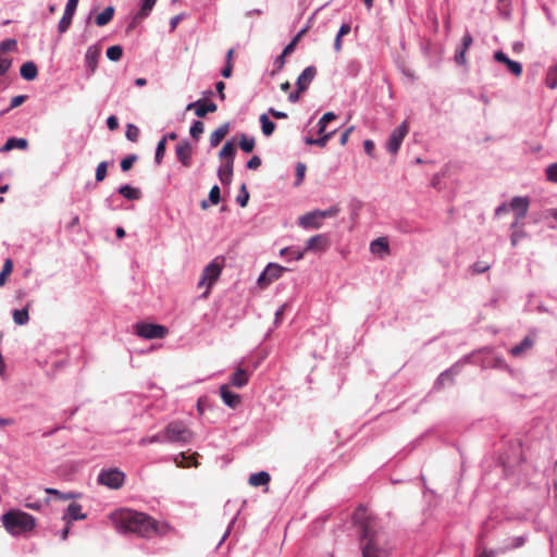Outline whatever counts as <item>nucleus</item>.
<instances>
[{
  "mask_svg": "<svg viewBox=\"0 0 557 557\" xmlns=\"http://www.w3.org/2000/svg\"><path fill=\"white\" fill-rule=\"evenodd\" d=\"M109 519L119 533H131L139 537L164 536L173 530L168 522L158 521L145 512L127 508L111 512Z\"/></svg>",
  "mask_w": 557,
  "mask_h": 557,
  "instance_id": "obj_1",
  "label": "nucleus"
},
{
  "mask_svg": "<svg viewBox=\"0 0 557 557\" xmlns=\"http://www.w3.org/2000/svg\"><path fill=\"white\" fill-rule=\"evenodd\" d=\"M354 522L361 529L362 557H387L389 548L376 518L368 515L366 509L360 506L354 513Z\"/></svg>",
  "mask_w": 557,
  "mask_h": 557,
  "instance_id": "obj_2",
  "label": "nucleus"
},
{
  "mask_svg": "<svg viewBox=\"0 0 557 557\" xmlns=\"http://www.w3.org/2000/svg\"><path fill=\"white\" fill-rule=\"evenodd\" d=\"M5 529L12 534L30 531L35 528L33 516L23 511H9L2 516Z\"/></svg>",
  "mask_w": 557,
  "mask_h": 557,
  "instance_id": "obj_3",
  "label": "nucleus"
},
{
  "mask_svg": "<svg viewBox=\"0 0 557 557\" xmlns=\"http://www.w3.org/2000/svg\"><path fill=\"white\" fill-rule=\"evenodd\" d=\"M195 433L182 420L171 421L163 429V438L166 443L188 444L193 441Z\"/></svg>",
  "mask_w": 557,
  "mask_h": 557,
  "instance_id": "obj_4",
  "label": "nucleus"
},
{
  "mask_svg": "<svg viewBox=\"0 0 557 557\" xmlns=\"http://www.w3.org/2000/svg\"><path fill=\"white\" fill-rule=\"evenodd\" d=\"M341 212L338 205H334L326 210H313L298 219V225L302 228L318 230L322 226V221L327 218H335Z\"/></svg>",
  "mask_w": 557,
  "mask_h": 557,
  "instance_id": "obj_5",
  "label": "nucleus"
},
{
  "mask_svg": "<svg viewBox=\"0 0 557 557\" xmlns=\"http://www.w3.org/2000/svg\"><path fill=\"white\" fill-rule=\"evenodd\" d=\"M222 268V263L219 262L216 258L203 269L201 278L198 283V287L206 286V290L201 295L202 298H208L211 287L221 275Z\"/></svg>",
  "mask_w": 557,
  "mask_h": 557,
  "instance_id": "obj_6",
  "label": "nucleus"
},
{
  "mask_svg": "<svg viewBox=\"0 0 557 557\" xmlns=\"http://www.w3.org/2000/svg\"><path fill=\"white\" fill-rule=\"evenodd\" d=\"M168 333V329L160 324L139 323L136 325V334L147 339L163 338Z\"/></svg>",
  "mask_w": 557,
  "mask_h": 557,
  "instance_id": "obj_7",
  "label": "nucleus"
},
{
  "mask_svg": "<svg viewBox=\"0 0 557 557\" xmlns=\"http://www.w3.org/2000/svg\"><path fill=\"white\" fill-rule=\"evenodd\" d=\"M408 131L409 126L408 123L405 121L392 132L386 144V148L391 153L396 154L398 152L404 138L408 134Z\"/></svg>",
  "mask_w": 557,
  "mask_h": 557,
  "instance_id": "obj_8",
  "label": "nucleus"
},
{
  "mask_svg": "<svg viewBox=\"0 0 557 557\" xmlns=\"http://www.w3.org/2000/svg\"><path fill=\"white\" fill-rule=\"evenodd\" d=\"M124 473L117 469L102 471L98 476V482L110 488H120L124 482Z\"/></svg>",
  "mask_w": 557,
  "mask_h": 557,
  "instance_id": "obj_9",
  "label": "nucleus"
},
{
  "mask_svg": "<svg viewBox=\"0 0 557 557\" xmlns=\"http://www.w3.org/2000/svg\"><path fill=\"white\" fill-rule=\"evenodd\" d=\"M530 201L528 197H513L510 201V208L515 211L516 219L511 224V228H516L519 222L527 216Z\"/></svg>",
  "mask_w": 557,
  "mask_h": 557,
  "instance_id": "obj_10",
  "label": "nucleus"
},
{
  "mask_svg": "<svg viewBox=\"0 0 557 557\" xmlns=\"http://www.w3.org/2000/svg\"><path fill=\"white\" fill-rule=\"evenodd\" d=\"M287 269L276 263H270L258 278L259 285L262 287L271 284L280 278Z\"/></svg>",
  "mask_w": 557,
  "mask_h": 557,
  "instance_id": "obj_11",
  "label": "nucleus"
},
{
  "mask_svg": "<svg viewBox=\"0 0 557 557\" xmlns=\"http://www.w3.org/2000/svg\"><path fill=\"white\" fill-rule=\"evenodd\" d=\"M175 152L177 159L185 168H189L191 165L193 147L187 140L178 143Z\"/></svg>",
  "mask_w": 557,
  "mask_h": 557,
  "instance_id": "obj_12",
  "label": "nucleus"
},
{
  "mask_svg": "<svg viewBox=\"0 0 557 557\" xmlns=\"http://www.w3.org/2000/svg\"><path fill=\"white\" fill-rule=\"evenodd\" d=\"M494 59L497 62L504 63L508 71L515 76H520L522 74V65L517 61L510 60L503 51H496Z\"/></svg>",
  "mask_w": 557,
  "mask_h": 557,
  "instance_id": "obj_13",
  "label": "nucleus"
},
{
  "mask_svg": "<svg viewBox=\"0 0 557 557\" xmlns=\"http://www.w3.org/2000/svg\"><path fill=\"white\" fill-rule=\"evenodd\" d=\"M330 246L329 237L325 234H318L310 237L306 245L307 251L325 250Z\"/></svg>",
  "mask_w": 557,
  "mask_h": 557,
  "instance_id": "obj_14",
  "label": "nucleus"
},
{
  "mask_svg": "<svg viewBox=\"0 0 557 557\" xmlns=\"http://www.w3.org/2000/svg\"><path fill=\"white\" fill-rule=\"evenodd\" d=\"M317 75V69L314 66L306 67L297 78V88L299 91H305Z\"/></svg>",
  "mask_w": 557,
  "mask_h": 557,
  "instance_id": "obj_15",
  "label": "nucleus"
},
{
  "mask_svg": "<svg viewBox=\"0 0 557 557\" xmlns=\"http://www.w3.org/2000/svg\"><path fill=\"white\" fill-rule=\"evenodd\" d=\"M100 55H101L100 47H98L96 45L88 47L86 54H85V63H86V66L89 69L90 73L96 72Z\"/></svg>",
  "mask_w": 557,
  "mask_h": 557,
  "instance_id": "obj_16",
  "label": "nucleus"
},
{
  "mask_svg": "<svg viewBox=\"0 0 557 557\" xmlns=\"http://www.w3.org/2000/svg\"><path fill=\"white\" fill-rule=\"evenodd\" d=\"M191 108H195V113L198 117H203L207 115V113L215 112L218 107L213 102H206L202 100H198L194 103L188 104L187 110H190Z\"/></svg>",
  "mask_w": 557,
  "mask_h": 557,
  "instance_id": "obj_17",
  "label": "nucleus"
},
{
  "mask_svg": "<svg viewBox=\"0 0 557 557\" xmlns=\"http://www.w3.org/2000/svg\"><path fill=\"white\" fill-rule=\"evenodd\" d=\"M220 395H221L223 403L231 408L238 407L242 401L240 396L238 394L230 391L227 385H222L220 387Z\"/></svg>",
  "mask_w": 557,
  "mask_h": 557,
  "instance_id": "obj_18",
  "label": "nucleus"
},
{
  "mask_svg": "<svg viewBox=\"0 0 557 557\" xmlns=\"http://www.w3.org/2000/svg\"><path fill=\"white\" fill-rule=\"evenodd\" d=\"M157 0H143V4L140 10L137 12V14L134 16L132 23L129 24V29L134 28L138 21L147 17L151 10L153 9Z\"/></svg>",
  "mask_w": 557,
  "mask_h": 557,
  "instance_id": "obj_19",
  "label": "nucleus"
},
{
  "mask_svg": "<svg viewBox=\"0 0 557 557\" xmlns=\"http://www.w3.org/2000/svg\"><path fill=\"white\" fill-rule=\"evenodd\" d=\"M234 162L226 160L218 170V176L222 184L230 185L233 176Z\"/></svg>",
  "mask_w": 557,
  "mask_h": 557,
  "instance_id": "obj_20",
  "label": "nucleus"
},
{
  "mask_svg": "<svg viewBox=\"0 0 557 557\" xmlns=\"http://www.w3.org/2000/svg\"><path fill=\"white\" fill-rule=\"evenodd\" d=\"M86 518V515L85 513H82V506L79 504H76V503H72L69 505L67 509H66V512L63 517V519L67 522V523H71L73 521H76V520H83Z\"/></svg>",
  "mask_w": 557,
  "mask_h": 557,
  "instance_id": "obj_21",
  "label": "nucleus"
},
{
  "mask_svg": "<svg viewBox=\"0 0 557 557\" xmlns=\"http://www.w3.org/2000/svg\"><path fill=\"white\" fill-rule=\"evenodd\" d=\"M370 250L374 255H379L381 257L386 256L389 253V246L388 242L385 237H379L374 239L370 244Z\"/></svg>",
  "mask_w": 557,
  "mask_h": 557,
  "instance_id": "obj_22",
  "label": "nucleus"
},
{
  "mask_svg": "<svg viewBox=\"0 0 557 557\" xmlns=\"http://www.w3.org/2000/svg\"><path fill=\"white\" fill-rule=\"evenodd\" d=\"M228 132H230L228 123H224L221 126H219L210 135V138H209L210 145L212 147H218L221 144V141L225 138V136L228 134Z\"/></svg>",
  "mask_w": 557,
  "mask_h": 557,
  "instance_id": "obj_23",
  "label": "nucleus"
},
{
  "mask_svg": "<svg viewBox=\"0 0 557 557\" xmlns=\"http://www.w3.org/2000/svg\"><path fill=\"white\" fill-rule=\"evenodd\" d=\"M249 381V375L246 370L238 368L231 376L230 383L234 387H243Z\"/></svg>",
  "mask_w": 557,
  "mask_h": 557,
  "instance_id": "obj_24",
  "label": "nucleus"
},
{
  "mask_svg": "<svg viewBox=\"0 0 557 557\" xmlns=\"http://www.w3.org/2000/svg\"><path fill=\"white\" fill-rule=\"evenodd\" d=\"M20 74L26 81H34L38 75L37 65L32 61H27L22 64Z\"/></svg>",
  "mask_w": 557,
  "mask_h": 557,
  "instance_id": "obj_25",
  "label": "nucleus"
},
{
  "mask_svg": "<svg viewBox=\"0 0 557 557\" xmlns=\"http://www.w3.org/2000/svg\"><path fill=\"white\" fill-rule=\"evenodd\" d=\"M533 346V339L529 336L524 337L520 344L513 346L511 349H510V354L511 356L513 357H519L520 355H522L524 351L531 349Z\"/></svg>",
  "mask_w": 557,
  "mask_h": 557,
  "instance_id": "obj_26",
  "label": "nucleus"
},
{
  "mask_svg": "<svg viewBox=\"0 0 557 557\" xmlns=\"http://www.w3.org/2000/svg\"><path fill=\"white\" fill-rule=\"evenodd\" d=\"M27 145H28V143H27L26 139L12 137V138H9L7 140V143L0 149V151L1 152H7V151H10V150H12L14 148L25 149L27 147Z\"/></svg>",
  "mask_w": 557,
  "mask_h": 557,
  "instance_id": "obj_27",
  "label": "nucleus"
},
{
  "mask_svg": "<svg viewBox=\"0 0 557 557\" xmlns=\"http://www.w3.org/2000/svg\"><path fill=\"white\" fill-rule=\"evenodd\" d=\"M270 474L265 471H260L258 473H252L248 482L251 486H261L267 485L270 482Z\"/></svg>",
  "mask_w": 557,
  "mask_h": 557,
  "instance_id": "obj_28",
  "label": "nucleus"
},
{
  "mask_svg": "<svg viewBox=\"0 0 557 557\" xmlns=\"http://www.w3.org/2000/svg\"><path fill=\"white\" fill-rule=\"evenodd\" d=\"M74 13H75V11L65 8L63 16L58 24V32L60 34H63L69 29V27L72 24V18L74 16Z\"/></svg>",
  "mask_w": 557,
  "mask_h": 557,
  "instance_id": "obj_29",
  "label": "nucleus"
},
{
  "mask_svg": "<svg viewBox=\"0 0 557 557\" xmlns=\"http://www.w3.org/2000/svg\"><path fill=\"white\" fill-rule=\"evenodd\" d=\"M525 541L527 540L524 535L509 537L503 547V552L520 548L525 544Z\"/></svg>",
  "mask_w": 557,
  "mask_h": 557,
  "instance_id": "obj_30",
  "label": "nucleus"
},
{
  "mask_svg": "<svg viewBox=\"0 0 557 557\" xmlns=\"http://www.w3.org/2000/svg\"><path fill=\"white\" fill-rule=\"evenodd\" d=\"M119 194L128 200H137L140 198V190L129 185H124L119 188Z\"/></svg>",
  "mask_w": 557,
  "mask_h": 557,
  "instance_id": "obj_31",
  "label": "nucleus"
},
{
  "mask_svg": "<svg viewBox=\"0 0 557 557\" xmlns=\"http://www.w3.org/2000/svg\"><path fill=\"white\" fill-rule=\"evenodd\" d=\"M235 153L236 149L234 144L232 141H226L219 152V158L222 160L225 159V161L232 160L234 162Z\"/></svg>",
  "mask_w": 557,
  "mask_h": 557,
  "instance_id": "obj_32",
  "label": "nucleus"
},
{
  "mask_svg": "<svg viewBox=\"0 0 557 557\" xmlns=\"http://www.w3.org/2000/svg\"><path fill=\"white\" fill-rule=\"evenodd\" d=\"M113 14H114V8L108 7L100 14H98L96 16L95 22L98 26H104L112 20Z\"/></svg>",
  "mask_w": 557,
  "mask_h": 557,
  "instance_id": "obj_33",
  "label": "nucleus"
},
{
  "mask_svg": "<svg viewBox=\"0 0 557 557\" xmlns=\"http://www.w3.org/2000/svg\"><path fill=\"white\" fill-rule=\"evenodd\" d=\"M12 315L15 324L25 325L29 320L28 306L21 310H14Z\"/></svg>",
  "mask_w": 557,
  "mask_h": 557,
  "instance_id": "obj_34",
  "label": "nucleus"
},
{
  "mask_svg": "<svg viewBox=\"0 0 557 557\" xmlns=\"http://www.w3.org/2000/svg\"><path fill=\"white\" fill-rule=\"evenodd\" d=\"M260 123H261L262 133L265 136H271L275 129V124L268 117L267 114H261Z\"/></svg>",
  "mask_w": 557,
  "mask_h": 557,
  "instance_id": "obj_35",
  "label": "nucleus"
},
{
  "mask_svg": "<svg viewBox=\"0 0 557 557\" xmlns=\"http://www.w3.org/2000/svg\"><path fill=\"white\" fill-rule=\"evenodd\" d=\"M157 443H166L165 438H163V431L161 433L151 435V436H145L139 441L140 446H147L150 444H157Z\"/></svg>",
  "mask_w": 557,
  "mask_h": 557,
  "instance_id": "obj_36",
  "label": "nucleus"
},
{
  "mask_svg": "<svg viewBox=\"0 0 557 557\" xmlns=\"http://www.w3.org/2000/svg\"><path fill=\"white\" fill-rule=\"evenodd\" d=\"M166 140H168V137H163L157 145V149H156V157H154V160H156V163L158 165H160L162 163V160H163V157L165 154V150H166Z\"/></svg>",
  "mask_w": 557,
  "mask_h": 557,
  "instance_id": "obj_37",
  "label": "nucleus"
},
{
  "mask_svg": "<svg viewBox=\"0 0 557 557\" xmlns=\"http://www.w3.org/2000/svg\"><path fill=\"white\" fill-rule=\"evenodd\" d=\"M123 55V49L121 46L115 45L107 49V57L111 61H119Z\"/></svg>",
  "mask_w": 557,
  "mask_h": 557,
  "instance_id": "obj_38",
  "label": "nucleus"
},
{
  "mask_svg": "<svg viewBox=\"0 0 557 557\" xmlns=\"http://www.w3.org/2000/svg\"><path fill=\"white\" fill-rule=\"evenodd\" d=\"M239 147L243 151L249 153L255 148V139L247 137L245 134H242L239 140Z\"/></svg>",
  "mask_w": 557,
  "mask_h": 557,
  "instance_id": "obj_39",
  "label": "nucleus"
},
{
  "mask_svg": "<svg viewBox=\"0 0 557 557\" xmlns=\"http://www.w3.org/2000/svg\"><path fill=\"white\" fill-rule=\"evenodd\" d=\"M546 85L552 89L557 87V65L548 70L546 75Z\"/></svg>",
  "mask_w": 557,
  "mask_h": 557,
  "instance_id": "obj_40",
  "label": "nucleus"
},
{
  "mask_svg": "<svg viewBox=\"0 0 557 557\" xmlns=\"http://www.w3.org/2000/svg\"><path fill=\"white\" fill-rule=\"evenodd\" d=\"M336 115L333 112H326L319 121V134H323L325 132V127L327 123L334 121Z\"/></svg>",
  "mask_w": 557,
  "mask_h": 557,
  "instance_id": "obj_41",
  "label": "nucleus"
},
{
  "mask_svg": "<svg viewBox=\"0 0 557 557\" xmlns=\"http://www.w3.org/2000/svg\"><path fill=\"white\" fill-rule=\"evenodd\" d=\"M203 131H205L203 123L200 121H195L189 129V133L194 139L198 140L199 137L201 136V134L203 133Z\"/></svg>",
  "mask_w": 557,
  "mask_h": 557,
  "instance_id": "obj_42",
  "label": "nucleus"
},
{
  "mask_svg": "<svg viewBox=\"0 0 557 557\" xmlns=\"http://www.w3.org/2000/svg\"><path fill=\"white\" fill-rule=\"evenodd\" d=\"M125 136L128 140L136 143L139 138V129L133 124H128L126 127Z\"/></svg>",
  "mask_w": 557,
  "mask_h": 557,
  "instance_id": "obj_43",
  "label": "nucleus"
},
{
  "mask_svg": "<svg viewBox=\"0 0 557 557\" xmlns=\"http://www.w3.org/2000/svg\"><path fill=\"white\" fill-rule=\"evenodd\" d=\"M249 200V193L247 190V187L245 184L242 185L240 187V191H239V195L237 196L236 198V201L237 203L240 206V207H246L247 206V202Z\"/></svg>",
  "mask_w": 557,
  "mask_h": 557,
  "instance_id": "obj_44",
  "label": "nucleus"
},
{
  "mask_svg": "<svg viewBox=\"0 0 557 557\" xmlns=\"http://www.w3.org/2000/svg\"><path fill=\"white\" fill-rule=\"evenodd\" d=\"M545 174H546L547 181L557 184V162L549 164L545 169Z\"/></svg>",
  "mask_w": 557,
  "mask_h": 557,
  "instance_id": "obj_45",
  "label": "nucleus"
},
{
  "mask_svg": "<svg viewBox=\"0 0 557 557\" xmlns=\"http://www.w3.org/2000/svg\"><path fill=\"white\" fill-rule=\"evenodd\" d=\"M16 46H17V41L15 39H12V38L5 39L0 42V52L3 53V52L15 50Z\"/></svg>",
  "mask_w": 557,
  "mask_h": 557,
  "instance_id": "obj_46",
  "label": "nucleus"
},
{
  "mask_svg": "<svg viewBox=\"0 0 557 557\" xmlns=\"http://www.w3.org/2000/svg\"><path fill=\"white\" fill-rule=\"evenodd\" d=\"M108 164L106 161L100 162L96 169V181L102 182L107 176Z\"/></svg>",
  "mask_w": 557,
  "mask_h": 557,
  "instance_id": "obj_47",
  "label": "nucleus"
},
{
  "mask_svg": "<svg viewBox=\"0 0 557 557\" xmlns=\"http://www.w3.org/2000/svg\"><path fill=\"white\" fill-rule=\"evenodd\" d=\"M281 255L282 256L289 255L290 258H293L295 260H300L304 258V251L295 250L293 248H283L281 250Z\"/></svg>",
  "mask_w": 557,
  "mask_h": 557,
  "instance_id": "obj_48",
  "label": "nucleus"
},
{
  "mask_svg": "<svg viewBox=\"0 0 557 557\" xmlns=\"http://www.w3.org/2000/svg\"><path fill=\"white\" fill-rule=\"evenodd\" d=\"M136 159H137V157L135 154H131V156L124 158L121 161V169H122V171H124V172L128 171L133 166V164L136 161Z\"/></svg>",
  "mask_w": 557,
  "mask_h": 557,
  "instance_id": "obj_49",
  "label": "nucleus"
},
{
  "mask_svg": "<svg viewBox=\"0 0 557 557\" xmlns=\"http://www.w3.org/2000/svg\"><path fill=\"white\" fill-rule=\"evenodd\" d=\"M306 164L299 162L297 165H296V185H300L304 177H305V173H306Z\"/></svg>",
  "mask_w": 557,
  "mask_h": 557,
  "instance_id": "obj_50",
  "label": "nucleus"
},
{
  "mask_svg": "<svg viewBox=\"0 0 557 557\" xmlns=\"http://www.w3.org/2000/svg\"><path fill=\"white\" fill-rule=\"evenodd\" d=\"M220 195H221V191H220L219 186H218V185H214V186L210 189V193H209V199H210V201H211L213 205L219 203V201H220Z\"/></svg>",
  "mask_w": 557,
  "mask_h": 557,
  "instance_id": "obj_51",
  "label": "nucleus"
},
{
  "mask_svg": "<svg viewBox=\"0 0 557 557\" xmlns=\"http://www.w3.org/2000/svg\"><path fill=\"white\" fill-rule=\"evenodd\" d=\"M12 65V60L0 57V76L4 75Z\"/></svg>",
  "mask_w": 557,
  "mask_h": 557,
  "instance_id": "obj_52",
  "label": "nucleus"
},
{
  "mask_svg": "<svg viewBox=\"0 0 557 557\" xmlns=\"http://www.w3.org/2000/svg\"><path fill=\"white\" fill-rule=\"evenodd\" d=\"M261 165V159L258 156H252L247 162V169L257 170Z\"/></svg>",
  "mask_w": 557,
  "mask_h": 557,
  "instance_id": "obj_53",
  "label": "nucleus"
},
{
  "mask_svg": "<svg viewBox=\"0 0 557 557\" xmlns=\"http://www.w3.org/2000/svg\"><path fill=\"white\" fill-rule=\"evenodd\" d=\"M25 100H26V96H24V95H18V96L13 97L11 99L9 109H14V108L20 107Z\"/></svg>",
  "mask_w": 557,
  "mask_h": 557,
  "instance_id": "obj_54",
  "label": "nucleus"
},
{
  "mask_svg": "<svg viewBox=\"0 0 557 557\" xmlns=\"http://www.w3.org/2000/svg\"><path fill=\"white\" fill-rule=\"evenodd\" d=\"M333 132L324 134L322 137L314 140V145L319 147H325L330 138L332 137Z\"/></svg>",
  "mask_w": 557,
  "mask_h": 557,
  "instance_id": "obj_55",
  "label": "nucleus"
},
{
  "mask_svg": "<svg viewBox=\"0 0 557 557\" xmlns=\"http://www.w3.org/2000/svg\"><path fill=\"white\" fill-rule=\"evenodd\" d=\"M299 39L294 37L292 41L284 48V54H292L295 51Z\"/></svg>",
  "mask_w": 557,
  "mask_h": 557,
  "instance_id": "obj_56",
  "label": "nucleus"
},
{
  "mask_svg": "<svg viewBox=\"0 0 557 557\" xmlns=\"http://www.w3.org/2000/svg\"><path fill=\"white\" fill-rule=\"evenodd\" d=\"M13 271V261L9 258L4 261L1 272L10 276Z\"/></svg>",
  "mask_w": 557,
  "mask_h": 557,
  "instance_id": "obj_57",
  "label": "nucleus"
},
{
  "mask_svg": "<svg viewBox=\"0 0 557 557\" xmlns=\"http://www.w3.org/2000/svg\"><path fill=\"white\" fill-rule=\"evenodd\" d=\"M513 232H512V235H511V244L512 246H516L518 244V242L524 237V232L523 231H516L515 228H512Z\"/></svg>",
  "mask_w": 557,
  "mask_h": 557,
  "instance_id": "obj_58",
  "label": "nucleus"
},
{
  "mask_svg": "<svg viewBox=\"0 0 557 557\" xmlns=\"http://www.w3.org/2000/svg\"><path fill=\"white\" fill-rule=\"evenodd\" d=\"M46 492H47L48 494L55 495V496H58V497H59V498H61V499H70V498H72V497H73V495H72V494L64 495V494H62L60 491H58V490H55V488H46Z\"/></svg>",
  "mask_w": 557,
  "mask_h": 557,
  "instance_id": "obj_59",
  "label": "nucleus"
},
{
  "mask_svg": "<svg viewBox=\"0 0 557 557\" xmlns=\"http://www.w3.org/2000/svg\"><path fill=\"white\" fill-rule=\"evenodd\" d=\"M46 492H47L48 494L55 495V496H58V497H59V498H61V499H70V498H72V497H73V495H72V494L64 495V494H62L60 491H58V490H55V488H46Z\"/></svg>",
  "mask_w": 557,
  "mask_h": 557,
  "instance_id": "obj_60",
  "label": "nucleus"
},
{
  "mask_svg": "<svg viewBox=\"0 0 557 557\" xmlns=\"http://www.w3.org/2000/svg\"><path fill=\"white\" fill-rule=\"evenodd\" d=\"M46 492H47L48 494L55 495V496H58V497H59V498H61V499H70V498H72V497H73V495H72V494L64 495V494H62L60 491H58V490H55V488H46Z\"/></svg>",
  "mask_w": 557,
  "mask_h": 557,
  "instance_id": "obj_61",
  "label": "nucleus"
},
{
  "mask_svg": "<svg viewBox=\"0 0 557 557\" xmlns=\"http://www.w3.org/2000/svg\"><path fill=\"white\" fill-rule=\"evenodd\" d=\"M107 126L110 131H115L119 127V121L114 115H111L107 120Z\"/></svg>",
  "mask_w": 557,
  "mask_h": 557,
  "instance_id": "obj_62",
  "label": "nucleus"
},
{
  "mask_svg": "<svg viewBox=\"0 0 557 557\" xmlns=\"http://www.w3.org/2000/svg\"><path fill=\"white\" fill-rule=\"evenodd\" d=\"M490 269L488 264H485L483 262H476L473 264V271L475 273H483Z\"/></svg>",
  "mask_w": 557,
  "mask_h": 557,
  "instance_id": "obj_63",
  "label": "nucleus"
},
{
  "mask_svg": "<svg viewBox=\"0 0 557 557\" xmlns=\"http://www.w3.org/2000/svg\"><path fill=\"white\" fill-rule=\"evenodd\" d=\"M363 148H364V151L369 154V156H373V151H374V143L370 139L366 140L363 143Z\"/></svg>",
  "mask_w": 557,
  "mask_h": 557,
  "instance_id": "obj_64",
  "label": "nucleus"
}]
</instances>
